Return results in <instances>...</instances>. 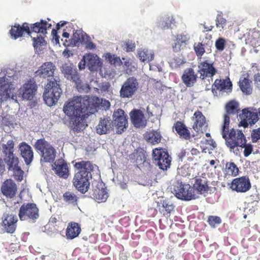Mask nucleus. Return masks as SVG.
Returning <instances> with one entry per match:
<instances>
[{
	"label": "nucleus",
	"instance_id": "nucleus-44",
	"mask_svg": "<svg viewBox=\"0 0 260 260\" xmlns=\"http://www.w3.org/2000/svg\"><path fill=\"white\" fill-rule=\"evenodd\" d=\"M239 111V104L235 101H231L226 105V111L228 114H235Z\"/></svg>",
	"mask_w": 260,
	"mask_h": 260
},
{
	"label": "nucleus",
	"instance_id": "nucleus-39",
	"mask_svg": "<svg viewBox=\"0 0 260 260\" xmlns=\"http://www.w3.org/2000/svg\"><path fill=\"white\" fill-rule=\"evenodd\" d=\"M5 156L6 162L8 165V170L9 171L20 167L19 166V158L15 155V154L6 155Z\"/></svg>",
	"mask_w": 260,
	"mask_h": 260
},
{
	"label": "nucleus",
	"instance_id": "nucleus-12",
	"mask_svg": "<svg viewBox=\"0 0 260 260\" xmlns=\"http://www.w3.org/2000/svg\"><path fill=\"white\" fill-rule=\"evenodd\" d=\"M38 86L34 79H29L18 90V94L25 100H31L35 97Z\"/></svg>",
	"mask_w": 260,
	"mask_h": 260
},
{
	"label": "nucleus",
	"instance_id": "nucleus-25",
	"mask_svg": "<svg viewBox=\"0 0 260 260\" xmlns=\"http://www.w3.org/2000/svg\"><path fill=\"white\" fill-rule=\"evenodd\" d=\"M81 232V226L78 223L70 222L66 230V236L67 239L73 240L78 237Z\"/></svg>",
	"mask_w": 260,
	"mask_h": 260
},
{
	"label": "nucleus",
	"instance_id": "nucleus-2",
	"mask_svg": "<svg viewBox=\"0 0 260 260\" xmlns=\"http://www.w3.org/2000/svg\"><path fill=\"white\" fill-rule=\"evenodd\" d=\"M55 66L51 62H45L35 72V76L47 79L48 83L45 86L43 99L49 106L55 105L58 101L62 90L60 87L59 77L54 76Z\"/></svg>",
	"mask_w": 260,
	"mask_h": 260
},
{
	"label": "nucleus",
	"instance_id": "nucleus-18",
	"mask_svg": "<svg viewBox=\"0 0 260 260\" xmlns=\"http://www.w3.org/2000/svg\"><path fill=\"white\" fill-rule=\"evenodd\" d=\"M198 68V73L200 74V78L202 80H204L207 77H212L217 72L213 63L209 62L207 60L200 62Z\"/></svg>",
	"mask_w": 260,
	"mask_h": 260
},
{
	"label": "nucleus",
	"instance_id": "nucleus-11",
	"mask_svg": "<svg viewBox=\"0 0 260 260\" xmlns=\"http://www.w3.org/2000/svg\"><path fill=\"white\" fill-rule=\"evenodd\" d=\"M252 109V108H245L239 115L240 125L244 128L247 127L248 125L254 124L259 119L258 113L251 110Z\"/></svg>",
	"mask_w": 260,
	"mask_h": 260
},
{
	"label": "nucleus",
	"instance_id": "nucleus-50",
	"mask_svg": "<svg viewBox=\"0 0 260 260\" xmlns=\"http://www.w3.org/2000/svg\"><path fill=\"white\" fill-rule=\"evenodd\" d=\"M207 222L212 228H215L221 223V219L219 216L210 215L208 216Z\"/></svg>",
	"mask_w": 260,
	"mask_h": 260
},
{
	"label": "nucleus",
	"instance_id": "nucleus-37",
	"mask_svg": "<svg viewBox=\"0 0 260 260\" xmlns=\"http://www.w3.org/2000/svg\"><path fill=\"white\" fill-rule=\"evenodd\" d=\"M144 138L147 142L155 145L160 142L162 137L159 132L151 131L145 133Z\"/></svg>",
	"mask_w": 260,
	"mask_h": 260
},
{
	"label": "nucleus",
	"instance_id": "nucleus-28",
	"mask_svg": "<svg viewBox=\"0 0 260 260\" xmlns=\"http://www.w3.org/2000/svg\"><path fill=\"white\" fill-rule=\"evenodd\" d=\"M113 122L110 117L101 118L96 127V131L97 133L100 135L105 134L108 133L110 129L113 128Z\"/></svg>",
	"mask_w": 260,
	"mask_h": 260
},
{
	"label": "nucleus",
	"instance_id": "nucleus-36",
	"mask_svg": "<svg viewBox=\"0 0 260 260\" xmlns=\"http://www.w3.org/2000/svg\"><path fill=\"white\" fill-rule=\"evenodd\" d=\"M193 188L196 189L201 194L207 192L209 189L207 179L206 178H196L193 184Z\"/></svg>",
	"mask_w": 260,
	"mask_h": 260
},
{
	"label": "nucleus",
	"instance_id": "nucleus-53",
	"mask_svg": "<svg viewBox=\"0 0 260 260\" xmlns=\"http://www.w3.org/2000/svg\"><path fill=\"white\" fill-rule=\"evenodd\" d=\"M225 40L223 38H220L215 42V46L219 51H223L225 48Z\"/></svg>",
	"mask_w": 260,
	"mask_h": 260
},
{
	"label": "nucleus",
	"instance_id": "nucleus-62",
	"mask_svg": "<svg viewBox=\"0 0 260 260\" xmlns=\"http://www.w3.org/2000/svg\"><path fill=\"white\" fill-rule=\"evenodd\" d=\"M110 86V84L109 82L103 83L100 86V89L101 91L106 92L109 91Z\"/></svg>",
	"mask_w": 260,
	"mask_h": 260
},
{
	"label": "nucleus",
	"instance_id": "nucleus-16",
	"mask_svg": "<svg viewBox=\"0 0 260 260\" xmlns=\"http://www.w3.org/2000/svg\"><path fill=\"white\" fill-rule=\"evenodd\" d=\"M251 183L247 176H242L233 180L231 188L237 192H245L251 188Z\"/></svg>",
	"mask_w": 260,
	"mask_h": 260
},
{
	"label": "nucleus",
	"instance_id": "nucleus-56",
	"mask_svg": "<svg viewBox=\"0 0 260 260\" xmlns=\"http://www.w3.org/2000/svg\"><path fill=\"white\" fill-rule=\"evenodd\" d=\"M183 63V61L182 59L178 57H174L170 61L171 66L175 68L179 67Z\"/></svg>",
	"mask_w": 260,
	"mask_h": 260
},
{
	"label": "nucleus",
	"instance_id": "nucleus-19",
	"mask_svg": "<svg viewBox=\"0 0 260 260\" xmlns=\"http://www.w3.org/2000/svg\"><path fill=\"white\" fill-rule=\"evenodd\" d=\"M61 72L64 77L76 84L80 82V78L76 67L72 64L64 63L61 68Z\"/></svg>",
	"mask_w": 260,
	"mask_h": 260
},
{
	"label": "nucleus",
	"instance_id": "nucleus-60",
	"mask_svg": "<svg viewBox=\"0 0 260 260\" xmlns=\"http://www.w3.org/2000/svg\"><path fill=\"white\" fill-rule=\"evenodd\" d=\"M254 81L256 87L260 90V73H258L254 75Z\"/></svg>",
	"mask_w": 260,
	"mask_h": 260
},
{
	"label": "nucleus",
	"instance_id": "nucleus-38",
	"mask_svg": "<svg viewBox=\"0 0 260 260\" xmlns=\"http://www.w3.org/2000/svg\"><path fill=\"white\" fill-rule=\"evenodd\" d=\"M239 85L240 89L244 94L249 95L252 93L251 81L247 77L241 78L239 82Z\"/></svg>",
	"mask_w": 260,
	"mask_h": 260
},
{
	"label": "nucleus",
	"instance_id": "nucleus-7",
	"mask_svg": "<svg viewBox=\"0 0 260 260\" xmlns=\"http://www.w3.org/2000/svg\"><path fill=\"white\" fill-rule=\"evenodd\" d=\"M173 191L176 198L180 200L190 201L196 198L194 188L188 184L178 182L174 186Z\"/></svg>",
	"mask_w": 260,
	"mask_h": 260
},
{
	"label": "nucleus",
	"instance_id": "nucleus-20",
	"mask_svg": "<svg viewBox=\"0 0 260 260\" xmlns=\"http://www.w3.org/2000/svg\"><path fill=\"white\" fill-rule=\"evenodd\" d=\"M52 169L55 171V174L60 178L67 179L69 176L68 165L62 158H58L54 162Z\"/></svg>",
	"mask_w": 260,
	"mask_h": 260
},
{
	"label": "nucleus",
	"instance_id": "nucleus-3",
	"mask_svg": "<svg viewBox=\"0 0 260 260\" xmlns=\"http://www.w3.org/2000/svg\"><path fill=\"white\" fill-rule=\"evenodd\" d=\"M74 166L77 171L73 179V185L81 193H85L89 188L92 173L98 169V167L89 160L76 162Z\"/></svg>",
	"mask_w": 260,
	"mask_h": 260
},
{
	"label": "nucleus",
	"instance_id": "nucleus-29",
	"mask_svg": "<svg viewBox=\"0 0 260 260\" xmlns=\"http://www.w3.org/2000/svg\"><path fill=\"white\" fill-rule=\"evenodd\" d=\"M99 63L100 60L97 55L89 53L84 56L83 65L86 64L91 71H96L98 69Z\"/></svg>",
	"mask_w": 260,
	"mask_h": 260
},
{
	"label": "nucleus",
	"instance_id": "nucleus-5",
	"mask_svg": "<svg viewBox=\"0 0 260 260\" xmlns=\"http://www.w3.org/2000/svg\"><path fill=\"white\" fill-rule=\"evenodd\" d=\"M34 147L40 155L41 161L45 162L54 161L56 157V150L44 138L37 140L34 145Z\"/></svg>",
	"mask_w": 260,
	"mask_h": 260
},
{
	"label": "nucleus",
	"instance_id": "nucleus-21",
	"mask_svg": "<svg viewBox=\"0 0 260 260\" xmlns=\"http://www.w3.org/2000/svg\"><path fill=\"white\" fill-rule=\"evenodd\" d=\"M132 123L137 128L145 127L147 125V119L144 113L139 109H134L129 113Z\"/></svg>",
	"mask_w": 260,
	"mask_h": 260
},
{
	"label": "nucleus",
	"instance_id": "nucleus-46",
	"mask_svg": "<svg viewBox=\"0 0 260 260\" xmlns=\"http://www.w3.org/2000/svg\"><path fill=\"white\" fill-rule=\"evenodd\" d=\"M63 200L68 204L76 205L77 202V197L72 192L67 191L63 194Z\"/></svg>",
	"mask_w": 260,
	"mask_h": 260
},
{
	"label": "nucleus",
	"instance_id": "nucleus-64",
	"mask_svg": "<svg viewBox=\"0 0 260 260\" xmlns=\"http://www.w3.org/2000/svg\"><path fill=\"white\" fill-rule=\"evenodd\" d=\"M188 168L186 166H184L181 167V168H178V172L179 174H181L182 176H186L188 175L187 173H185L183 171L185 170L186 168Z\"/></svg>",
	"mask_w": 260,
	"mask_h": 260
},
{
	"label": "nucleus",
	"instance_id": "nucleus-59",
	"mask_svg": "<svg viewBox=\"0 0 260 260\" xmlns=\"http://www.w3.org/2000/svg\"><path fill=\"white\" fill-rule=\"evenodd\" d=\"M206 144L210 146V149L213 150L216 147V144L213 139L206 140Z\"/></svg>",
	"mask_w": 260,
	"mask_h": 260
},
{
	"label": "nucleus",
	"instance_id": "nucleus-10",
	"mask_svg": "<svg viewBox=\"0 0 260 260\" xmlns=\"http://www.w3.org/2000/svg\"><path fill=\"white\" fill-rule=\"evenodd\" d=\"M152 154L153 158L159 169L162 170H167L170 167L171 158L166 149L155 148L153 150Z\"/></svg>",
	"mask_w": 260,
	"mask_h": 260
},
{
	"label": "nucleus",
	"instance_id": "nucleus-4",
	"mask_svg": "<svg viewBox=\"0 0 260 260\" xmlns=\"http://www.w3.org/2000/svg\"><path fill=\"white\" fill-rule=\"evenodd\" d=\"M230 122L229 116L228 114H225L223 116L221 135L225 141L226 145L232 150L242 144V142L244 141L246 138L241 131L235 130L234 128L229 130Z\"/></svg>",
	"mask_w": 260,
	"mask_h": 260
},
{
	"label": "nucleus",
	"instance_id": "nucleus-57",
	"mask_svg": "<svg viewBox=\"0 0 260 260\" xmlns=\"http://www.w3.org/2000/svg\"><path fill=\"white\" fill-rule=\"evenodd\" d=\"M135 44L132 41H128L125 43V48L127 52L134 51L135 50Z\"/></svg>",
	"mask_w": 260,
	"mask_h": 260
},
{
	"label": "nucleus",
	"instance_id": "nucleus-35",
	"mask_svg": "<svg viewBox=\"0 0 260 260\" xmlns=\"http://www.w3.org/2000/svg\"><path fill=\"white\" fill-rule=\"evenodd\" d=\"M88 38L89 37L83 30L77 29L73 33L70 44L73 46H76L79 43L84 42L85 40Z\"/></svg>",
	"mask_w": 260,
	"mask_h": 260
},
{
	"label": "nucleus",
	"instance_id": "nucleus-30",
	"mask_svg": "<svg viewBox=\"0 0 260 260\" xmlns=\"http://www.w3.org/2000/svg\"><path fill=\"white\" fill-rule=\"evenodd\" d=\"M259 32L256 28L250 29L244 35L245 43L252 46L258 44V39L259 38Z\"/></svg>",
	"mask_w": 260,
	"mask_h": 260
},
{
	"label": "nucleus",
	"instance_id": "nucleus-23",
	"mask_svg": "<svg viewBox=\"0 0 260 260\" xmlns=\"http://www.w3.org/2000/svg\"><path fill=\"white\" fill-rule=\"evenodd\" d=\"M24 32L30 35V29L27 23H23L22 26L19 24H15L12 26L10 30L11 38L14 40L21 37Z\"/></svg>",
	"mask_w": 260,
	"mask_h": 260
},
{
	"label": "nucleus",
	"instance_id": "nucleus-24",
	"mask_svg": "<svg viewBox=\"0 0 260 260\" xmlns=\"http://www.w3.org/2000/svg\"><path fill=\"white\" fill-rule=\"evenodd\" d=\"M198 76L191 68L186 69L181 76L183 83L187 87H192L197 82Z\"/></svg>",
	"mask_w": 260,
	"mask_h": 260
},
{
	"label": "nucleus",
	"instance_id": "nucleus-43",
	"mask_svg": "<svg viewBox=\"0 0 260 260\" xmlns=\"http://www.w3.org/2000/svg\"><path fill=\"white\" fill-rule=\"evenodd\" d=\"M175 22L173 17L166 16L162 18L159 22V27L162 29H166L171 27V24Z\"/></svg>",
	"mask_w": 260,
	"mask_h": 260
},
{
	"label": "nucleus",
	"instance_id": "nucleus-48",
	"mask_svg": "<svg viewBox=\"0 0 260 260\" xmlns=\"http://www.w3.org/2000/svg\"><path fill=\"white\" fill-rule=\"evenodd\" d=\"M11 171L13 172V176L16 181L20 182L23 179L24 173L20 167L11 170Z\"/></svg>",
	"mask_w": 260,
	"mask_h": 260
},
{
	"label": "nucleus",
	"instance_id": "nucleus-15",
	"mask_svg": "<svg viewBox=\"0 0 260 260\" xmlns=\"http://www.w3.org/2000/svg\"><path fill=\"white\" fill-rule=\"evenodd\" d=\"M0 190L2 194L7 199L14 198L17 192V185L12 179H7L1 185Z\"/></svg>",
	"mask_w": 260,
	"mask_h": 260
},
{
	"label": "nucleus",
	"instance_id": "nucleus-6",
	"mask_svg": "<svg viewBox=\"0 0 260 260\" xmlns=\"http://www.w3.org/2000/svg\"><path fill=\"white\" fill-rule=\"evenodd\" d=\"M18 221L17 215L10 212H4L1 217L0 225L4 232L14 234L17 229Z\"/></svg>",
	"mask_w": 260,
	"mask_h": 260
},
{
	"label": "nucleus",
	"instance_id": "nucleus-61",
	"mask_svg": "<svg viewBox=\"0 0 260 260\" xmlns=\"http://www.w3.org/2000/svg\"><path fill=\"white\" fill-rule=\"evenodd\" d=\"M84 43L85 44V47L87 49L91 50L95 48L96 47L95 44L90 40H87L86 41H85Z\"/></svg>",
	"mask_w": 260,
	"mask_h": 260
},
{
	"label": "nucleus",
	"instance_id": "nucleus-31",
	"mask_svg": "<svg viewBox=\"0 0 260 260\" xmlns=\"http://www.w3.org/2000/svg\"><path fill=\"white\" fill-rule=\"evenodd\" d=\"M232 83L229 77L225 79H216L212 87L214 86L217 90L226 92H231L232 89Z\"/></svg>",
	"mask_w": 260,
	"mask_h": 260
},
{
	"label": "nucleus",
	"instance_id": "nucleus-1",
	"mask_svg": "<svg viewBox=\"0 0 260 260\" xmlns=\"http://www.w3.org/2000/svg\"><path fill=\"white\" fill-rule=\"evenodd\" d=\"M100 103V99L98 97L75 96L64 103L62 109L65 115L73 122V128L76 131H80L86 115L96 112Z\"/></svg>",
	"mask_w": 260,
	"mask_h": 260
},
{
	"label": "nucleus",
	"instance_id": "nucleus-9",
	"mask_svg": "<svg viewBox=\"0 0 260 260\" xmlns=\"http://www.w3.org/2000/svg\"><path fill=\"white\" fill-rule=\"evenodd\" d=\"M139 87V83L134 77L128 78L123 83L119 91L121 98H131L136 93Z\"/></svg>",
	"mask_w": 260,
	"mask_h": 260
},
{
	"label": "nucleus",
	"instance_id": "nucleus-22",
	"mask_svg": "<svg viewBox=\"0 0 260 260\" xmlns=\"http://www.w3.org/2000/svg\"><path fill=\"white\" fill-rule=\"evenodd\" d=\"M18 149L25 163L27 165H30L34 157V151L31 146L27 143L22 142L19 144Z\"/></svg>",
	"mask_w": 260,
	"mask_h": 260
},
{
	"label": "nucleus",
	"instance_id": "nucleus-14",
	"mask_svg": "<svg viewBox=\"0 0 260 260\" xmlns=\"http://www.w3.org/2000/svg\"><path fill=\"white\" fill-rule=\"evenodd\" d=\"M104 186L105 184L102 182L98 181L90 193V197L98 203L106 202L108 197V192Z\"/></svg>",
	"mask_w": 260,
	"mask_h": 260
},
{
	"label": "nucleus",
	"instance_id": "nucleus-34",
	"mask_svg": "<svg viewBox=\"0 0 260 260\" xmlns=\"http://www.w3.org/2000/svg\"><path fill=\"white\" fill-rule=\"evenodd\" d=\"M158 210L167 218L170 217L171 213L174 211V206L166 200H161L157 202Z\"/></svg>",
	"mask_w": 260,
	"mask_h": 260
},
{
	"label": "nucleus",
	"instance_id": "nucleus-47",
	"mask_svg": "<svg viewBox=\"0 0 260 260\" xmlns=\"http://www.w3.org/2000/svg\"><path fill=\"white\" fill-rule=\"evenodd\" d=\"M241 145L238 147L244 148V155L245 157H248L252 153L253 151V146L250 143L246 144V140L245 139L244 141L242 142Z\"/></svg>",
	"mask_w": 260,
	"mask_h": 260
},
{
	"label": "nucleus",
	"instance_id": "nucleus-63",
	"mask_svg": "<svg viewBox=\"0 0 260 260\" xmlns=\"http://www.w3.org/2000/svg\"><path fill=\"white\" fill-rule=\"evenodd\" d=\"M186 153L185 150H181V151L177 154L178 159L179 160L182 161L183 158L186 156Z\"/></svg>",
	"mask_w": 260,
	"mask_h": 260
},
{
	"label": "nucleus",
	"instance_id": "nucleus-13",
	"mask_svg": "<svg viewBox=\"0 0 260 260\" xmlns=\"http://www.w3.org/2000/svg\"><path fill=\"white\" fill-rule=\"evenodd\" d=\"M113 124L116 127V133L121 134L127 126V116L124 111L118 109L113 114Z\"/></svg>",
	"mask_w": 260,
	"mask_h": 260
},
{
	"label": "nucleus",
	"instance_id": "nucleus-27",
	"mask_svg": "<svg viewBox=\"0 0 260 260\" xmlns=\"http://www.w3.org/2000/svg\"><path fill=\"white\" fill-rule=\"evenodd\" d=\"M51 26V23H48L46 20H41L40 22H37L30 25L29 26L30 34L34 32L45 35L47 33V30L50 28Z\"/></svg>",
	"mask_w": 260,
	"mask_h": 260
},
{
	"label": "nucleus",
	"instance_id": "nucleus-8",
	"mask_svg": "<svg viewBox=\"0 0 260 260\" xmlns=\"http://www.w3.org/2000/svg\"><path fill=\"white\" fill-rule=\"evenodd\" d=\"M18 216L21 221L35 220L39 216V209L35 203H24L19 209Z\"/></svg>",
	"mask_w": 260,
	"mask_h": 260
},
{
	"label": "nucleus",
	"instance_id": "nucleus-49",
	"mask_svg": "<svg viewBox=\"0 0 260 260\" xmlns=\"http://www.w3.org/2000/svg\"><path fill=\"white\" fill-rule=\"evenodd\" d=\"M193 48L197 56L199 58H201L205 52L204 45L202 43L198 42L194 43Z\"/></svg>",
	"mask_w": 260,
	"mask_h": 260
},
{
	"label": "nucleus",
	"instance_id": "nucleus-17",
	"mask_svg": "<svg viewBox=\"0 0 260 260\" xmlns=\"http://www.w3.org/2000/svg\"><path fill=\"white\" fill-rule=\"evenodd\" d=\"M15 88L12 84L6 81L4 78H0V101H6L10 98L14 99Z\"/></svg>",
	"mask_w": 260,
	"mask_h": 260
},
{
	"label": "nucleus",
	"instance_id": "nucleus-26",
	"mask_svg": "<svg viewBox=\"0 0 260 260\" xmlns=\"http://www.w3.org/2000/svg\"><path fill=\"white\" fill-rule=\"evenodd\" d=\"M193 124L192 128L197 132L202 131V128L206 124V119L202 112L199 110L196 111L192 117Z\"/></svg>",
	"mask_w": 260,
	"mask_h": 260
},
{
	"label": "nucleus",
	"instance_id": "nucleus-40",
	"mask_svg": "<svg viewBox=\"0 0 260 260\" xmlns=\"http://www.w3.org/2000/svg\"><path fill=\"white\" fill-rule=\"evenodd\" d=\"M138 54V57L142 62H150L153 59V54L147 49L139 50Z\"/></svg>",
	"mask_w": 260,
	"mask_h": 260
},
{
	"label": "nucleus",
	"instance_id": "nucleus-32",
	"mask_svg": "<svg viewBox=\"0 0 260 260\" xmlns=\"http://www.w3.org/2000/svg\"><path fill=\"white\" fill-rule=\"evenodd\" d=\"M189 39V36L187 34L182 33L177 35L174 44L173 46L174 51L177 52L180 50L183 46H185L188 43Z\"/></svg>",
	"mask_w": 260,
	"mask_h": 260
},
{
	"label": "nucleus",
	"instance_id": "nucleus-45",
	"mask_svg": "<svg viewBox=\"0 0 260 260\" xmlns=\"http://www.w3.org/2000/svg\"><path fill=\"white\" fill-rule=\"evenodd\" d=\"M14 142L13 140H9L7 141L6 144L3 145L2 147L5 156L14 154Z\"/></svg>",
	"mask_w": 260,
	"mask_h": 260
},
{
	"label": "nucleus",
	"instance_id": "nucleus-54",
	"mask_svg": "<svg viewBox=\"0 0 260 260\" xmlns=\"http://www.w3.org/2000/svg\"><path fill=\"white\" fill-rule=\"evenodd\" d=\"M251 135L252 141L254 143L257 142L260 140V127L253 129Z\"/></svg>",
	"mask_w": 260,
	"mask_h": 260
},
{
	"label": "nucleus",
	"instance_id": "nucleus-55",
	"mask_svg": "<svg viewBox=\"0 0 260 260\" xmlns=\"http://www.w3.org/2000/svg\"><path fill=\"white\" fill-rule=\"evenodd\" d=\"M33 45L35 48H38V47L42 45L43 42H45L44 38L42 36H38L37 38H32Z\"/></svg>",
	"mask_w": 260,
	"mask_h": 260
},
{
	"label": "nucleus",
	"instance_id": "nucleus-58",
	"mask_svg": "<svg viewBox=\"0 0 260 260\" xmlns=\"http://www.w3.org/2000/svg\"><path fill=\"white\" fill-rule=\"evenodd\" d=\"M52 35L53 36V40L54 43L57 44H59V36L57 35V30L53 28L52 30Z\"/></svg>",
	"mask_w": 260,
	"mask_h": 260
},
{
	"label": "nucleus",
	"instance_id": "nucleus-42",
	"mask_svg": "<svg viewBox=\"0 0 260 260\" xmlns=\"http://www.w3.org/2000/svg\"><path fill=\"white\" fill-rule=\"evenodd\" d=\"M132 155L136 163L141 165L146 161L145 153L142 149L135 150Z\"/></svg>",
	"mask_w": 260,
	"mask_h": 260
},
{
	"label": "nucleus",
	"instance_id": "nucleus-33",
	"mask_svg": "<svg viewBox=\"0 0 260 260\" xmlns=\"http://www.w3.org/2000/svg\"><path fill=\"white\" fill-rule=\"evenodd\" d=\"M177 133L180 137L185 140H189L191 138V135L189 131L187 129L186 125L181 121H176L173 125Z\"/></svg>",
	"mask_w": 260,
	"mask_h": 260
},
{
	"label": "nucleus",
	"instance_id": "nucleus-41",
	"mask_svg": "<svg viewBox=\"0 0 260 260\" xmlns=\"http://www.w3.org/2000/svg\"><path fill=\"white\" fill-rule=\"evenodd\" d=\"M225 172L227 175L236 176L238 175L239 169L233 162H228L225 165Z\"/></svg>",
	"mask_w": 260,
	"mask_h": 260
},
{
	"label": "nucleus",
	"instance_id": "nucleus-51",
	"mask_svg": "<svg viewBox=\"0 0 260 260\" xmlns=\"http://www.w3.org/2000/svg\"><path fill=\"white\" fill-rule=\"evenodd\" d=\"M106 57L111 64H121L122 63L119 57H118L113 54H111L110 53H108L106 54Z\"/></svg>",
	"mask_w": 260,
	"mask_h": 260
},
{
	"label": "nucleus",
	"instance_id": "nucleus-52",
	"mask_svg": "<svg viewBox=\"0 0 260 260\" xmlns=\"http://www.w3.org/2000/svg\"><path fill=\"white\" fill-rule=\"evenodd\" d=\"M216 26L218 28H223L226 24V19L223 18L221 14H218L216 17Z\"/></svg>",
	"mask_w": 260,
	"mask_h": 260
}]
</instances>
